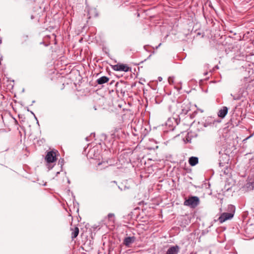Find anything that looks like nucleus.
Segmentation results:
<instances>
[{"mask_svg":"<svg viewBox=\"0 0 254 254\" xmlns=\"http://www.w3.org/2000/svg\"><path fill=\"white\" fill-rule=\"evenodd\" d=\"M189 163L191 166L196 165L198 163V159L196 157H191L189 158Z\"/></svg>","mask_w":254,"mask_h":254,"instance_id":"nucleus-13","label":"nucleus"},{"mask_svg":"<svg viewBox=\"0 0 254 254\" xmlns=\"http://www.w3.org/2000/svg\"><path fill=\"white\" fill-rule=\"evenodd\" d=\"M245 187L248 190H253L254 189V178L249 179L245 185Z\"/></svg>","mask_w":254,"mask_h":254,"instance_id":"nucleus-9","label":"nucleus"},{"mask_svg":"<svg viewBox=\"0 0 254 254\" xmlns=\"http://www.w3.org/2000/svg\"><path fill=\"white\" fill-rule=\"evenodd\" d=\"M107 162H100L98 164V166H100V165H102V164H105L104 166V167L105 168V167H107Z\"/></svg>","mask_w":254,"mask_h":254,"instance_id":"nucleus-15","label":"nucleus"},{"mask_svg":"<svg viewBox=\"0 0 254 254\" xmlns=\"http://www.w3.org/2000/svg\"><path fill=\"white\" fill-rule=\"evenodd\" d=\"M70 231H71V238L72 240H73L78 236L79 234V228L76 226L71 227Z\"/></svg>","mask_w":254,"mask_h":254,"instance_id":"nucleus-8","label":"nucleus"},{"mask_svg":"<svg viewBox=\"0 0 254 254\" xmlns=\"http://www.w3.org/2000/svg\"><path fill=\"white\" fill-rule=\"evenodd\" d=\"M228 109L227 107L223 106L220 109L218 113V116L221 118H224L228 113Z\"/></svg>","mask_w":254,"mask_h":254,"instance_id":"nucleus-6","label":"nucleus"},{"mask_svg":"<svg viewBox=\"0 0 254 254\" xmlns=\"http://www.w3.org/2000/svg\"><path fill=\"white\" fill-rule=\"evenodd\" d=\"M109 81V78L104 76H102L100 78H98L96 82L98 84H103L104 83H107Z\"/></svg>","mask_w":254,"mask_h":254,"instance_id":"nucleus-12","label":"nucleus"},{"mask_svg":"<svg viewBox=\"0 0 254 254\" xmlns=\"http://www.w3.org/2000/svg\"><path fill=\"white\" fill-rule=\"evenodd\" d=\"M135 240V238L134 237H128L125 238L124 240V244L127 246L129 247V245L133 243Z\"/></svg>","mask_w":254,"mask_h":254,"instance_id":"nucleus-7","label":"nucleus"},{"mask_svg":"<svg viewBox=\"0 0 254 254\" xmlns=\"http://www.w3.org/2000/svg\"><path fill=\"white\" fill-rule=\"evenodd\" d=\"M114 70L127 72L131 70V68L127 65L123 64H118L113 66Z\"/></svg>","mask_w":254,"mask_h":254,"instance_id":"nucleus-3","label":"nucleus"},{"mask_svg":"<svg viewBox=\"0 0 254 254\" xmlns=\"http://www.w3.org/2000/svg\"><path fill=\"white\" fill-rule=\"evenodd\" d=\"M88 15L89 16V18L91 17H96L98 16V13L96 8H91L88 10Z\"/></svg>","mask_w":254,"mask_h":254,"instance_id":"nucleus-11","label":"nucleus"},{"mask_svg":"<svg viewBox=\"0 0 254 254\" xmlns=\"http://www.w3.org/2000/svg\"><path fill=\"white\" fill-rule=\"evenodd\" d=\"M115 217V215L113 213H109L108 215V217L109 219L111 221H114V218Z\"/></svg>","mask_w":254,"mask_h":254,"instance_id":"nucleus-14","label":"nucleus"},{"mask_svg":"<svg viewBox=\"0 0 254 254\" xmlns=\"http://www.w3.org/2000/svg\"><path fill=\"white\" fill-rule=\"evenodd\" d=\"M161 45V43H160L159 45H158V46H157L156 48L157 49L158 48V47L160 46Z\"/></svg>","mask_w":254,"mask_h":254,"instance_id":"nucleus-17","label":"nucleus"},{"mask_svg":"<svg viewBox=\"0 0 254 254\" xmlns=\"http://www.w3.org/2000/svg\"><path fill=\"white\" fill-rule=\"evenodd\" d=\"M199 203V199L197 196H190L188 199L185 200L184 204L185 206H190V208H195Z\"/></svg>","mask_w":254,"mask_h":254,"instance_id":"nucleus-1","label":"nucleus"},{"mask_svg":"<svg viewBox=\"0 0 254 254\" xmlns=\"http://www.w3.org/2000/svg\"><path fill=\"white\" fill-rule=\"evenodd\" d=\"M93 149H92V150H91L90 151V152H93Z\"/></svg>","mask_w":254,"mask_h":254,"instance_id":"nucleus-18","label":"nucleus"},{"mask_svg":"<svg viewBox=\"0 0 254 254\" xmlns=\"http://www.w3.org/2000/svg\"><path fill=\"white\" fill-rule=\"evenodd\" d=\"M57 151L53 150L47 152L45 157V160L48 163H53L57 160Z\"/></svg>","mask_w":254,"mask_h":254,"instance_id":"nucleus-2","label":"nucleus"},{"mask_svg":"<svg viewBox=\"0 0 254 254\" xmlns=\"http://www.w3.org/2000/svg\"><path fill=\"white\" fill-rule=\"evenodd\" d=\"M34 18H35V17H34V16L33 15H32L31 16V19H33Z\"/></svg>","mask_w":254,"mask_h":254,"instance_id":"nucleus-16","label":"nucleus"},{"mask_svg":"<svg viewBox=\"0 0 254 254\" xmlns=\"http://www.w3.org/2000/svg\"><path fill=\"white\" fill-rule=\"evenodd\" d=\"M28 40V35L27 34H23L19 37V41L21 45H24L27 43Z\"/></svg>","mask_w":254,"mask_h":254,"instance_id":"nucleus-10","label":"nucleus"},{"mask_svg":"<svg viewBox=\"0 0 254 254\" xmlns=\"http://www.w3.org/2000/svg\"><path fill=\"white\" fill-rule=\"evenodd\" d=\"M179 251L180 247L178 245H176L169 248L166 254H178Z\"/></svg>","mask_w":254,"mask_h":254,"instance_id":"nucleus-5","label":"nucleus"},{"mask_svg":"<svg viewBox=\"0 0 254 254\" xmlns=\"http://www.w3.org/2000/svg\"><path fill=\"white\" fill-rule=\"evenodd\" d=\"M233 216L234 213L233 212H224L221 214L218 218V220L221 223H222L228 220L231 219Z\"/></svg>","mask_w":254,"mask_h":254,"instance_id":"nucleus-4","label":"nucleus"}]
</instances>
